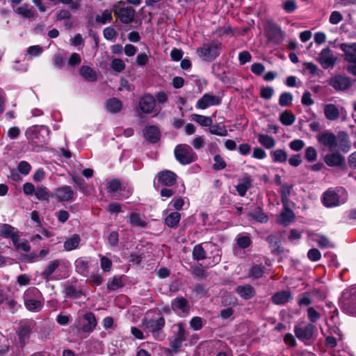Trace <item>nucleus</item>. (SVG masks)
<instances>
[{
	"instance_id": "nucleus-1",
	"label": "nucleus",
	"mask_w": 356,
	"mask_h": 356,
	"mask_svg": "<svg viewBox=\"0 0 356 356\" xmlns=\"http://www.w3.org/2000/svg\"><path fill=\"white\" fill-rule=\"evenodd\" d=\"M49 131V128L44 125H33L26 130L25 136L33 151L38 152L37 148L43 147L48 143Z\"/></svg>"
},
{
	"instance_id": "nucleus-2",
	"label": "nucleus",
	"mask_w": 356,
	"mask_h": 356,
	"mask_svg": "<svg viewBox=\"0 0 356 356\" xmlns=\"http://www.w3.org/2000/svg\"><path fill=\"white\" fill-rule=\"evenodd\" d=\"M222 50V42L216 39L204 43L202 47L197 49L196 54L202 60L212 62L220 55Z\"/></svg>"
},
{
	"instance_id": "nucleus-3",
	"label": "nucleus",
	"mask_w": 356,
	"mask_h": 356,
	"mask_svg": "<svg viewBox=\"0 0 356 356\" xmlns=\"http://www.w3.org/2000/svg\"><path fill=\"white\" fill-rule=\"evenodd\" d=\"M22 298L24 307L29 312H38L43 307L42 294L37 287L28 288L24 291Z\"/></svg>"
},
{
	"instance_id": "nucleus-4",
	"label": "nucleus",
	"mask_w": 356,
	"mask_h": 356,
	"mask_svg": "<svg viewBox=\"0 0 356 356\" xmlns=\"http://www.w3.org/2000/svg\"><path fill=\"white\" fill-rule=\"evenodd\" d=\"M36 328V323L32 319L19 322L16 330L18 343L21 348L25 347L30 341L31 336Z\"/></svg>"
},
{
	"instance_id": "nucleus-5",
	"label": "nucleus",
	"mask_w": 356,
	"mask_h": 356,
	"mask_svg": "<svg viewBox=\"0 0 356 356\" xmlns=\"http://www.w3.org/2000/svg\"><path fill=\"white\" fill-rule=\"evenodd\" d=\"M339 306L345 314L356 316V288L347 289V291L342 294Z\"/></svg>"
},
{
	"instance_id": "nucleus-6",
	"label": "nucleus",
	"mask_w": 356,
	"mask_h": 356,
	"mask_svg": "<svg viewBox=\"0 0 356 356\" xmlns=\"http://www.w3.org/2000/svg\"><path fill=\"white\" fill-rule=\"evenodd\" d=\"M176 160L181 165H188L194 162L197 156L187 144H179L174 149Z\"/></svg>"
},
{
	"instance_id": "nucleus-7",
	"label": "nucleus",
	"mask_w": 356,
	"mask_h": 356,
	"mask_svg": "<svg viewBox=\"0 0 356 356\" xmlns=\"http://www.w3.org/2000/svg\"><path fill=\"white\" fill-rule=\"evenodd\" d=\"M264 32L267 40L274 44H280L284 40V32L273 19H268L266 22Z\"/></svg>"
},
{
	"instance_id": "nucleus-8",
	"label": "nucleus",
	"mask_w": 356,
	"mask_h": 356,
	"mask_svg": "<svg viewBox=\"0 0 356 356\" xmlns=\"http://www.w3.org/2000/svg\"><path fill=\"white\" fill-rule=\"evenodd\" d=\"M177 175L169 170H163L159 172L154 180V188L159 191L160 185L165 187H171L177 182Z\"/></svg>"
},
{
	"instance_id": "nucleus-9",
	"label": "nucleus",
	"mask_w": 356,
	"mask_h": 356,
	"mask_svg": "<svg viewBox=\"0 0 356 356\" xmlns=\"http://www.w3.org/2000/svg\"><path fill=\"white\" fill-rule=\"evenodd\" d=\"M316 330V326L312 323H308L305 327H300L298 325L294 326L296 337L307 346L311 345L314 341L313 337Z\"/></svg>"
},
{
	"instance_id": "nucleus-10",
	"label": "nucleus",
	"mask_w": 356,
	"mask_h": 356,
	"mask_svg": "<svg viewBox=\"0 0 356 356\" xmlns=\"http://www.w3.org/2000/svg\"><path fill=\"white\" fill-rule=\"evenodd\" d=\"M113 11L119 20L125 24L131 23L136 15V10L131 6L118 7V6L114 5Z\"/></svg>"
},
{
	"instance_id": "nucleus-11",
	"label": "nucleus",
	"mask_w": 356,
	"mask_h": 356,
	"mask_svg": "<svg viewBox=\"0 0 356 356\" xmlns=\"http://www.w3.org/2000/svg\"><path fill=\"white\" fill-rule=\"evenodd\" d=\"M328 83L337 91H345L352 86L350 78L340 74L332 76Z\"/></svg>"
},
{
	"instance_id": "nucleus-12",
	"label": "nucleus",
	"mask_w": 356,
	"mask_h": 356,
	"mask_svg": "<svg viewBox=\"0 0 356 356\" xmlns=\"http://www.w3.org/2000/svg\"><path fill=\"white\" fill-rule=\"evenodd\" d=\"M221 103V99L216 95L205 93L196 103V107L206 109L210 106H218Z\"/></svg>"
},
{
	"instance_id": "nucleus-13",
	"label": "nucleus",
	"mask_w": 356,
	"mask_h": 356,
	"mask_svg": "<svg viewBox=\"0 0 356 356\" xmlns=\"http://www.w3.org/2000/svg\"><path fill=\"white\" fill-rule=\"evenodd\" d=\"M318 61L324 69L333 67L335 65L336 58L333 56L331 49L326 47L322 49L318 55Z\"/></svg>"
},
{
	"instance_id": "nucleus-14",
	"label": "nucleus",
	"mask_w": 356,
	"mask_h": 356,
	"mask_svg": "<svg viewBox=\"0 0 356 356\" xmlns=\"http://www.w3.org/2000/svg\"><path fill=\"white\" fill-rule=\"evenodd\" d=\"M324 162L329 167L346 166L345 157L339 152L327 154L324 156Z\"/></svg>"
},
{
	"instance_id": "nucleus-15",
	"label": "nucleus",
	"mask_w": 356,
	"mask_h": 356,
	"mask_svg": "<svg viewBox=\"0 0 356 356\" xmlns=\"http://www.w3.org/2000/svg\"><path fill=\"white\" fill-rule=\"evenodd\" d=\"M143 137L150 143H156L161 139V131L159 127L156 125L146 126L143 130Z\"/></svg>"
},
{
	"instance_id": "nucleus-16",
	"label": "nucleus",
	"mask_w": 356,
	"mask_h": 356,
	"mask_svg": "<svg viewBox=\"0 0 356 356\" xmlns=\"http://www.w3.org/2000/svg\"><path fill=\"white\" fill-rule=\"evenodd\" d=\"M155 105V98L151 94H145L140 99L139 108L143 113H151L154 111Z\"/></svg>"
},
{
	"instance_id": "nucleus-17",
	"label": "nucleus",
	"mask_w": 356,
	"mask_h": 356,
	"mask_svg": "<svg viewBox=\"0 0 356 356\" xmlns=\"http://www.w3.org/2000/svg\"><path fill=\"white\" fill-rule=\"evenodd\" d=\"M74 195L75 193L70 186H63L55 190V196L60 202L72 200Z\"/></svg>"
},
{
	"instance_id": "nucleus-18",
	"label": "nucleus",
	"mask_w": 356,
	"mask_h": 356,
	"mask_svg": "<svg viewBox=\"0 0 356 356\" xmlns=\"http://www.w3.org/2000/svg\"><path fill=\"white\" fill-rule=\"evenodd\" d=\"M171 308L175 312L180 310L185 315H187L191 309L188 301L181 296L171 300Z\"/></svg>"
},
{
	"instance_id": "nucleus-19",
	"label": "nucleus",
	"mask_w": 356,
	"mask_h": 356,
	"mask_svg": "<svg viewBox=\"0 0 356 356\" xmlns=\"http://www.w3.org/2000/svg\"><path fill=\"white\" fill-rule=\"evenodd\" d=\"M165 324L164 317L161 316L158 319H145L143 321V325L149 332H152L153 335L154 333L159 332L163 328Z\"/></svg>"
},
{
	"instance_id": "nucleus-20",
	"label": "nucleus",
	"mask_w": 356,
	"mask_h": 356,
	"mask_svg": "<svg viewBox=\"0 0 356 356\" xmlns=\"http://www.w3.org/2000/svg\"><path fill=\"white\" fill-rule=\"evenodd\" d=\"M271 253L274 255H279L284 252V248L281 245V240L277 234H270L266 237Z\"/></svg>"
},
{
	"instance_id": "nucleus-21",
	"label": "nucleus",
	"mask_w": 356,
	"mask_h": 356,
	"mask_svg": "<svg viewBox=\"0 0 356 356\" xmlns=\"http://www.w3.org/2000/svg\"><path fill=\"white\" fill-rule=\"evenodd\" d=\"M318 141L319 143L328 147L330 150H333L337 145L336 136L332 132H323L319 134Z\"/></svg>"
},
{
	"instance_id": "nucleus-22",
	"label": "nucleus",
	"mask_w": 356,
	"mask_h": 356,
	"mask_svg": "<svg viewBox=\"0 0 356 356\" xmlns=\"http://www.w3.org/2000/svg\"><path fill=\"white\" fill-rule=\"evenodd\" d=\"M19 235V231L12 225L6 223L0 225V236L10 238L12 242L15 243Z\"/></svg>"
},
{
	"instance_id": "nucleus-23",
	"label": "nucleus",
	"mask_w": 356,
	"mask_h": 356,
	"mask_svg": "<svg viewBox=\"0 0 356 356\" xmlns=\"http://www.w3.org/2000/svg\"><path fill=\"white\" fill-rule=\"evenodd\" d=\"M323 203L326 207H333L339 204V195L334 191L328 189L323 193Z\"/></svg>"
},
{
	"instance_id": "nucleus-24",
	"label": "nucleus",
	"mask_w": 356,
	"mask_h": 356,
	"mask_svg": "<svg viewBox=\"0 0 356 356\" xmlns=\"http://www.w3.org/2000/svg\"><path fill=\"white\" fill-rule=\"evenodd\" d=\"M284 209L280 214L278 222L279 224L287 225L293 222L296 218L294 212L289 207L288 203L283 204Z\"/></svg>"
},
{
	"instance_id": "nucleus-25",
	"label": "nucleus",
	"mask_w": 356,
	"mask_h": 356,
	"mask_svg": "<svg viewBox=\"0 0 356 356\" xmlns=\"http://www.w3.org/2000/svg\"><path fill=\"white\" fill-rule=\"evenodd\" d=\"M236 292L241 298L245 300L251 299L256 295L255 289L250 284L236 286Z\"/></svg>"
},
{
	"instance_id": "nucleus-26",
	"label": "nucleus",
	"mask_w": 356,
	"mask_h": 356,
	"mask_svg": "<svg viewBox=\"0 0 356 356\" xmlns=\"http://www.w3.org/2000/svg\"><path fill=\"white\" fill-rule=\"evenodd\" d=\"M291 299V293L289 290H282L274 293L271 297V301L277 305H284Z\"/></svg>"
},
{
	"instance_id": "nucleus-27",
	"label": "nucleus",
	"mask_w": 356,
	"mask_h": 356,
	"mask_svg": "<svg viewBox=\"0 0 356 356\" xmlns=\"http://www.w3.org/2000/svg\"><path fill=\"white\" fill-rule=\"evenodd\" d=\"M83 319L86 321V323L82 325V331L88 333L92 332L97 324L95 314L91 312H86L83 315Z\"/></svg>"
},
{
	"instance_id": "nucleus-28",
	"label": "nucleus",
	"mask_w": 356,
	"mask_h": 356,
	"mask_svg": "<svg viewBox=\"0 0 356 356\" xmlns=\"http://www.w3.org/2000/svg\"><path fill=\"white\" fill-rule=\"evenodd\" d=\"M63 263L61 259H54L49 263L45 269L41 273V276L46 281L52 280V274Z\"/></svg>"
},
{
	"instance_id": "nucleus-29",
	"label": "nucleus",
	"mask_w": 356,
	"mask_h": 356,
	"mask_svg": "<svg viewBox=\"0 0 356 356\" xmlns=\"http://www.w3.org/2000/svg\"><path fill=\"white\" fill-rule=\"evenodd\" d=\"M65 298L70 299H79L83 295V292L81 287H76L73 284H67L64 289Z\"/></svg>"
},
{
	"instance_id": "nucleus-30",
	"label": "nucleus",
	"mask_w": 356,
	"mask_h": 356,
	"mask_svg": "<svg viewBox=\"0 0 356 356\" xmlns=\"http://www.w3.org/2000/svg\"><path fill=\"white\" fill-rule=\"evenodd\" d=\"M252 186V180L249 176L244 177L235 186L236 190L241 197H245L248 189Z\"/></svg>"
},
{
	"instance_id": "nucleus-31",
	"label": "nucleus",
	"mask_w": 356,
	"mask_h": 356,
	"mask_svg": "<svg viewBox=\"0 0 356 356\" xmlns=\"http://www.w3.org/2000/svg\"><path fill=\"white\" fill-rule=\"evenodd\" d=\"M247 216L260 223H266L269 220L268 215L264 212L263 209L259 206L256 207Z\"/></svg>"
},
{
	"instance_id": "nucleus-32",
	"label": "nucleus",
	"mask_w": 356,
	"mask_h": 356,
	"mask_svg": "<svg viewBox=\"0 0 356 356\" xmlns=\"http://www.w3.org/2000/svg\"><path fill=\"white\" fill-rule=\"evenodd\" d=\"M76 272L83 277H88L89 274V261L82 258H78L75 262Z\"/></svg>"
},
{
	"instance_id": "nucleus-33",
	"label": "nucleus",
	"mask_w": 356,
	"mask_h": 356,
	"mask_svg": "<svg viewBox=\"0 0 356 356\" xmlns=\"http://www.w3.org/2000/svg\"><path fill=\"white\" fill-rule=\"evenodd\" d=\"M105 107L108 112L111 113H117L122 110V103L120 99L113 97L106 101Z\"/></svg>"
},
{
	"instance_id": "nucleus-34",
	"label": "nucleus",
	"mask_w": 356,
	"mask_h": 356,
	"mask_svg": "<svg viewBox=\"0 0 356 356\" xmlns=\"http://www.w3.org/2000/svg\"><path fill=\"white\" fill-rule=\"evenodd\" d=\"M324 114L325 118L331 121L337 120L339 117V110L333 104H327L324 106Z\"/></svg>"
},
{
	"instance_id": "nucleus-35",
	"label": "nucleus",
	"mask_w": 356,
	"mask_h": 356,
	"mask_svg": "<svg viewBox=\"0 0 356 356\" xmlns=\"http://www.w3.org/2000/svg\"><path fill=\"white\" fill-rule=\"evenodd\" d=\"M180 220L181 214L177 211H173L165 218L164 223L168 227L175 229L178 227Z\"/></svg>"
},
{
	"instance_id": "nucleus-36",
	"label": "nucleus",
	"mask_w": 356,
	"mask_h": 356,
	"mask_svg": "<svg viewBox=\"0 0 356 356\" xmlns=\"http://www.w3.org/2000/svg\"><path fill=\"white\" fill-rule=\"evenodd\" d=\"M15 13L26 19L35 18L38 16L36 10L29 8V5L27 3L18 7Z\"/></svg>"
},
{
	"instance_id": "nucleus-37",
	"label": "nucleus",
	"mask_w": 356,
	"mask_h": 356,
	"mask_svg": "<svg viewBox=\"0 0 356 356\" xmlns=\"http://www.w3.org/2000/svg\"><path fill=\"white\" fill-rule=\"evenodd\" d=\"M81 242V237L79 234H74L71 237L66 239L64 242L63 247L67 251H72L76 249Z\"/></svg>"
},
{
	"instance_id": "nucleus-38",
	"label": "nucleus",
	"mask_w": 356,
	"mask_h": 356,
	"mask_svg": "<svg viewBox=\"0 0 356 356\" xmlns=\"http://www.w3.org/2000/svg\"><path fill=\"white\" fill-rule=\"evenodd\" d=\"M338 138L341 150L344 153L348 152L351 147L348 134L343 131H339L338 134Z\"/></svg>"
},
{
	"instance_id": "nucleus-39",
	"label": "nucleus",
	"mask_w": 356,
	"mask_h": 356,
	"mask_svg": "<svg viewBox=\"0 0 356 356\" xmlns=\"http://www.w3.org/2000/svg\"><path fill=\"white\" fill-rule=\"evenodd\" d=\"M265 268L263 264H254L249 269L248 276L254 280L261 278L264 275Z\"/></svg>"
},
{
	"instance_id": "nucleus-40",
	"label": "nucleus",
	"mask_w": 356,
	"mask_h": 356,
	"mask_svg": "<svg viewBox=\"0 0 356 356\" xmlns=\"http://www.w3.org/2000/svg\"><path fill=\"white\" fill-rule=\"evenodd\" d=\"M79 73L88 81H95L97 80L96 72L90 66H82L79 70Z\"/></svg>"
},
{
	"instance_id": "nucleus-41",
	"label": "nucleus",
	"mask_w": 356,
	"mask_h": 356,
	"mask_svg": "<svg viewBox=\"0 0 356 356\" xmlns=\"http://www.w3.org/2000/svg\"><path fill=\"white\" fill-rule=\"evenodd\" d=\"M127 221L133 227L144 228L147 225V222L141 218V216L139 213L136 212H132L130 213Z\"/></svg>"
},
{
	"instance_id": "nucleus-42",
	"label": "nucleus",
	"mask_w": 356,
	"mask_h": 356,
	"mask_svg": "<svg viewBox=\"0 0 356 356\" xmlns=\"http://www.w3.org/2000/svg\"><path fill=\"white\" fill-rule=\"evenodd\" d=\"M209 132L212 135L218 136H226L228 134L227 127L222 123L211 124L209 129Z\"/></svg>"
},
{
	"instance_id": "nucleus-43",
	"label": "nucleus",
	"mask_w": 356,
	"mask_h": 356,
	"mask_svg": "<svg viewBox=\"0 0 356 356\" xmlns=\"http://www.w3.org/2000/svg\"><path fill=\"white\" fill-rule=\"evenodd\" d=\"M270 155L273 163H284L287 160V153L284 149H277L271 151Z\"/></svg>"
},
{
	"instance_id": "nucleus-44",
	"label": "nucleus",
	"mask_w": 356,
	"mask_h": 356,
	"mask_svg": "<svg viewBox=\"0 0 356 356\" xmlns=\"http://www.w3.org/2000/svg\"><path fill=\"white\" fill-rule=\"evenodd\" d=\"M258 142L268 149L274 147L275 145V139L272 136L266 134H259Z\"/></svg>"
},
{
	"instance_id": "nucleus-45",
	"label": "nucleus",
	"mask_w": 356,
	"mask_h": 356,
	"mask_svg": "<svg viewBox=\"0 0 356 356\" xmlns=\"http://www.w3.org/2000/svg\"><path fill=\"white\" fill-rule=\"evenodd\" d=\"M345 61L348 63L346 67L347 72L356 76V54H347L346 57H343Z\"/></svg>"
},
{
	"instance_id": "nucleus-46",
	"label": "nucleus",
	"mask_w": 356,
	"mask_h": 356,
	"mask_svg": "<svg viewBox=\"0 0 356 356\" xmlns=\"http://www.w3.org/2000/svg\"><path fill=\"white\" fill-rule=\"evenodd\" d=\"M193 259L195 261L204 260L207 258V252L201 243L193 247L192 252Z\"/></svg>"
},
{
	"instance_id": "nucleus-47",
	"label": "nucleus",
	"mask_w": 356,
	"mask_h": 356,
	"mask_svg": "<svg viewBox=\"0 0 356 356\" xmlns=\"http://www.w3.org/2000/svg\"><path fill=\"white\" fill-rule=\"evenodd\" d=\"M295 120L296 117L290 111H284L280 115V121L283 125L290 126Z\"/></svg>"
},
{
	"instance_id": "nucleus-48",
	"label": "nucleus",
	"mask_w": 356,
	"mask_h": 356,
	"mask_svg": "<svg viewBox=\"0 0 356 356\" xmlns=\"http://www.w3.org/2000/svg\"><path fill=\"white\" fill-rule=\"evenodd\" d=\"M70 177L74 186H77L81 193H85L86 191V183L85 179L76 175H71Z\"/></svg>"
},
{
	"instance_id": "nucleus-49",
	"label": "nucleus",
	"mask_w": 356,
	"mask_h": 356,
	"mask_svg": "<svg viewBox=\"0 0 356 356\" xmlns=\"http://www.w3.org/2000/svg\"><path fill=\"white\" fill-rule=\"evenodd\" d=\"M193 120L202 127H210V126L213 123V120L210 117L199 114H193Z\"/></svg>"
},
{
	"instance_id": "nucleus-50",
	"label": "nucleus",
	"mask_w": 356,
	"mask_h": 356,
	"mask_svg": "<svg viewBox=\"0 0 356 356\" xmlns=\"http://www.w3.org/2000/svg\"><path fill=\"white\" fill-rule=\"evenodd\" d=\"M293 186H290L287 184H284L280 187V196L282 204H285L289 202V197L291 194V191Z\"/></svg>"
},
{
	"instance_id": "nucleus-51",
	"label": "nucleus",
	"mask_w": 356,
	"mask_h": 356,
	"mask_svg": "<svg viewBox=\"0 0 356 356\" xmlns=\"http://www.w3.org/2000/svg\"><path fill=\"white\" fill-rule=\"evenodd\" d=\"M124 286L122 282V277L114 276L112 280H109L107 283V289L109 291H116Z\"/></svg>"
},
{
	"instance_id": "nucleus-52",
	"label": "nucleus",
	"mask_w": 356,
	"mask_h": 356,
	"mask_svg": "<svg viewBox=\"0 0 356 356\" xmlns=\"http://www.w3.org/2000/svg\"><path fill=\"white\" fill-rule=\"evenodd\" d=\"M35 195L39 200H49L50 196L54 197V195H50L49 190L45 187H38L35 191Z\"/></svg>"
},
{
	"instance_id": "nucleus-53",
	"label": "nucleus",
	"mask_w": 356,
	"mask_h": 356,
	"mask_svg": "<svg viewBox=\"0 0 356 356\" xmlns=\"http://www.w3.org/2000/svg\"><path fill=\"white\" fill-rule=\"evenodd\" d=\"M293 101V95L291 92H282L279 98V104L282 107L289 106Z\"/></svg>"
},
{
	"instance_id": "nucleus-54",
	"label": "nucleus",
	"mask_w": 356,
	"mask_h": 356,
	"mask_svg": "<svg viewBox=\"0 0 356 356\" xmlns=\"http://www.w3.org/2000/svg\"><path fill=\"white\" fill-rule=\"evenodd\" d=\"M214 163L212 165V168L213 170L218 171L224 170L227 163L225 161L222 159V157L220 154H216L213 156Z\"/></svg>"
},
{
	"instance_id": "nucleus-55",
	"label": "nucleus",
	"mask_w": 356,
	"mask_h": 356,
	"mask_svg": "<svg viewBox=\"0 0 356 356\" xmlns=\"http://www.w3.org/2000/svg\"><path fill=\"white\" fill-rule=\"evenodd\" d=\"M339 47L344 53L343 57H346L347 54H356V42L341 43Z\"/></svg>"
},
{
	"instance_id": "nucleus-56",
	"label": "nucleus",
	"mask_w": 356,
	"mask_h": 356,
	"mask_svg": "<svg viewBox=\"0 0 356 356\" xmlns=\"http://www.w3.org/2000/svg\"><path fill=\"white\" fill-rule=\"evenodd\" d=\"M112 19L111 11L105 10L103 11L102 15H98L96 16L95 21L97 23L106 24V23H110L112 21Z\"/></svg>"
},
{
	"instance_id": "nucleus-57",
	"label": "nucleus",
	"mask_w": 356,
	"mask_h": 356,
	"mask_svg": "<svg viewBox=\"0 0 356 356\" xmlns=\"http://www.w3.org/2000/svg\"><path fill=\"white\" fill-rule=\"evenodd\" d=\"M10 350L8 339L0 332V356H4Z\"/></svg>"
},
{
	"instance_id": "nucleus-58",
	"label": "nucleus",
	"mask_w": 356,
	"mask_h": 356,
	"mask_svg": "<svg viewBox=\"0 0 356 356\" xmlns=\"http://www.w3.org/2000/svg\"><path fill=\"white\" fill-rule=\"evenodd\" d=\"M191 274L195 278H205L207 276L206 270L200 264L191 267Z\"/></svg>"
},
{
	"instance_id": "nucleus-59",
	"label": "nucleus",
	"mask_w": 356,
	"mask_h": 356,
	"mask_svg": "<svg viewBox=\"0 0 356 356\" xmlns=\"http://www.w3.org/2000/svg\"><path fill=\"white\" fill-rule=\"evenodd\" d=\"M15 248L17 250H22L24 252H29L31 250V246L27 240H24L23 242H20L19 235L17 237L16 241L13 243Z\"/></svg>"
},
{
	"instance_id": "nucleus-60",
	"label": "nucleus",
	"mask_w": 356,
	"mask_h": 356,
	"mask_svg": "<svg viewBox=\"0 0 356 356\" xmlns=\"http://www.w3.org/2000/svg\"><path fill=\"white\" fill-rule=\"evenodd\" d=\"M282 8L286 13H292L298 8V5L295 0H286L283 2Z\"/></svg>"
},
{
	"instance_id": "nucleus-61",
	"label": "nucleus",
	"mask_w": 356,
	"mask_h": 356,
	"mask_svg": "<svg viewBox=\"0 0 356 356\" xmlns=\"http://www.w3.org/2000/svg\"><path fill=\"white\" fill-rule=\"evenodd\" d=\"M121 182L118 179H113L107 182V189L109 193H115L121 188Z\"/></svg>"
},
{
	"instance_id": "nucleus-62",
	"label": "nucleus",
	"mask_w": 356,
	"mask_h": 356,
	"mask_svg": "<svg viewBox=\"0 0 356 356\" xmlns=\"http://www.w3.org/2000/svg\"><path fill=\"white\" fill-rule=\"evenodd\" d=\"M252 243L250 237L248 235L239 236L236 239V245L242 249L248 248Z\"/></svg>"
},
{
	"instance_id": "nucleus-63",
	"label": "nucleus",
	"mask_w": 356,
	"mask_h": 356,
	"mask_svg": "<svg viewBox=\"0 0 356 356\" xmlns=\"http://www.w3.org/2000/svg\"><path fill=\"white\" fill-rule=\"evenodd\" d=\"M111 67L114 71L121 72L125 69V63L122 59L114 58L111 61Z\"/></svg>"
},
{
	"instance_id": "nucleus-64",
	"label": "nucleus",
	"mask_w": 356,
	"mask_h": 356,
	"mask_svg": "<svg viewBox=\"0 0 356 356\" xmlns=\"http://www.w3.org/2000/svg\"><path fill=\"white\" fill-rule=\"evenodd\" d=\"M103 35L106 40H113L118 35V32L111 26L106 27L103 31Z\"/></svg>"
}]
</instances>
